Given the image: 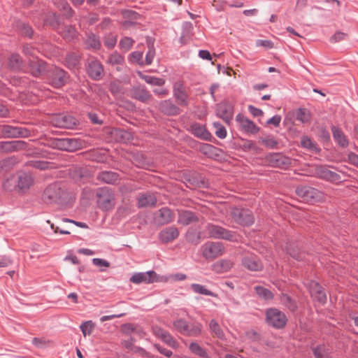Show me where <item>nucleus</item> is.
<instances>
[{"label": "nucleus", "mask_w": 358, "mask_h": 358, "mask_svg": "<svg viewBox=\"0 0 358 358\" xmlns=\"http://www.w3.org/2000/svg\"><path fill=\"white\" fill-rule=\"evenodd\" d=\"M217 114L226 122H229L233 116V108L227 102L220 103L217 108Z\"/></svg>", "instance_id": "29"}, {"label": "nucleus", "mask_w": 358, "mask_h": 358, "mask_svg": "<svg viewBox=\"0 0 358 358\" xmlns=\"http://www.w3.org/2000/svg\"><path fill=\"white\" fill-rule=\"evenodd\" d=\"M213 124L215 129V135L221 139L225 138L227 136V130L225 127L218 122H215Z\"/></svg>", "instance_id": "49"}, {"label": "nucleus", "mask_w": 358, "mask_h": 358, "mask_svg": "<svg viewBox=\"0 0 358 358\" xmlns=\"http://www.w3.org/2000/svg\"><path fill=\"white\" fill-rule=\"evenodd\" d=\"M87 72L91 78L99 80L103 73V66L98 59L92 57L88 59Z\"/></svg>", "instance_id": "13"}, {"label": "nucleus", "mask_w": 358, "mask_h": 358, "mask_svg": "<svg viewBox=\"0 0 358 358\" xmlns=\"http://www.w3.org/2000/svg\"><path fill=\"white\" fill-rule=\"evenodd\" d=\"M301 145L303 148L310 150H315L316 145L308 136H303L301 140Z\"/></svg>", "instance_id": "54"}, {"label": "nucleus", "mask_w": 358, "mask_h": 358, "mask_svg": "<svg viewBox=\"0 0 358 358\" xmlns=\"http://www.w3.org/2000/svg\"><path fill=\"white\" fill-rule=\"evenodd\" d=\"M310 292L313 298L322 304L326 302V294L322 286L317 282L313 281L310 283Z\"/></svg>", "instance_id": "27"}, {"label": "nucleus", "mask_w": 358, "mask_h": 358, "mask_svg": "<svg viewBox=\"0 0 358 358\" xmlns=\"http://www.w3.org/2000/svg\"><path fill=\"white\" fill-rule=\"evenodd\" d=\"M107 62L112 65L120 64L124 62V58L119 53L113 52L108 57Z\"/></svg>", "instance_id": "53"}, {"label": "nucleus", "mask_w": 358, "mask_h": 358, "mask_svg": "<svg viewBox=\"0 0 358 358\" xmlns=\"http://www.w3.org/2000/svg\"><path fill=\"white\" fill-rule=\"evenodd\" d=\"M179 236V231L176 227L171 226L164 228L159 234V240L168 243L176 239Z\"/></svg>", "instance_id": "23"}, {"label": "nucleus", "mask_w": 358, "mask_h": 358, "mask_svg": "<svg viewBox=\"0 0 358 358\" xmlns=\"http://www.w3.org/2000/svg\"><path fill=\"white\" fill-rule=\"evenodd\" d=\"M69 194L60 183H52L48 185L43 194L42 199L48 204L57 203L59 206L66 204Z\"/></svg>", "instance_id": "1"}, {"label": "nucleus", "mask_w": 358, "mask_h": 358, "mask_svg": "<svg viewBox=\"0 0 358 358\" xmlns=\"http://www.w3.org/2000/svg\"><path fill=\"white\" fill-rule=\"evenodd\" d=\"M347 34L341 32V31H337L330 38L331 42L332 43H337L341 41H343L346 38Z\"/></svg>", "instance_id": "59"}, {"label": "nucleus", "mask_w": 358, "mask_h": 358, "mask_svg": "<svg viewBox=\"0 0 358 358\" xmlns=\"http://www.w3.org/2000/svg\"><path fill=\"white\" fill-rule=\"evenodd\" d=\"M117 41V35L112 33L107 34L103 36L104 45L108 49H113L115 46Z\"/></svg>", "instance_id": "46"}, {"label": "nucleus", "mask_w": 358, "mask_h": 358, "mask_svg": "<svg viewBox=\"0 0 358 358\" xmlns=\"http://www.w3.org/2000/svg\"><path fill=\"white\" fill-rule=\"evenodd\" d=\"M143 78L147 83L155 86H162L165 83L164 80L162 78L150 76H145Z\"/></svg>", "instance_id": "51"}, {"label": "nucleus", "mask_w": 358, "mask_h": 358, "mask_svg": "<svg viewBox=\"0 0 358 358\" xmlns=\"http://www.w3.org/2000/svg\"><path fill=\"white\" fill-rule=\"evenodd\" d=\"M155 56V50L153 44L148 43V50L146 53L145 58L144 61V65H150L153 61V59Z\"/></svg>", "instance_id": "48"}, {"label": "nucleus", "mask_w": 358, "mask_h": 358, "mask_svg": "<svg viewBox=\"0 0 358 358\" xmlns=\"http://www.w3.org/2000/svg\"><path fill=\"white\" fill-rule=\"evenodd\" d=\"M348 161L349 163L358 167V155H356L353 152L349 153L348 155Z\"/></svg>", "instance_id": "64"}, {"label": "nucleus", "mask_w": 358, "mask_h": 358, "mask_svg": "<svg viewBox=\"0 0 358 358\" xmlns=\"http://www.w3.org/2000/svg\"><path fill=\"white\" fill-rule=\"evenodd\" d=\"M54 3L59 10L64 11V15L66 18L72 17L73 10L65 0H57Z\"/></svg>", "instance_id": "41"}, {"label": "nucleus", "mask_w": 358, "mask_h": 358, "mask_svg": "<svg viewBox=\"0 0 358 358\" xmlns=\"http://www.w3.org/2000/svg\"><path fill=\"white\" fill-rule=\"evenodd\" d=\"M15 182L18 189L23 191L30 187L33 183V178L29 173L22 172L18 173Z\"/></svg>", "instance_id": "32"}, {"label": "nucleus", "mask_w": 358, "mask_h": 358, "mask_svg": "<svg viewBox=\"0 0 358 358\" xmlns=\"http://www.w3.org/2000/svg\"><path fill=\"white\" fill-rule=\"evenodd\" d=\"M29 71L34 77H39L48 73L47 64L38 58H34L29 62Z\"/></svg>", "instance_id": "17"}, {"label": "nucleus", "mask_w": 358, "mask_h": 358, "mask_svg": "<svg viewBox=\"0 0 358 358\" xmlns=\"http://www.w3.org/2000/svg\"><path fill=\"white\" fill-rule=\"evenodd\" d=\"M84 43L87 49L99 50L101 47L100 38L98 35L92 33H86Z\"/></svg>", "instance_id": "28"}, {"label": "nucleus", "mask_w": 358, "mask_h": 358, "mask_svg": "<svg viewBox=\"0 0 358 358\" xmlns=\"http://www.w3.org/2000/svg\"><path fill=\"white\" fill-rule=\"evenodd\" d=\"M241 262L245 268L252 271H260L263 267L259 259L252 254L245 255L242 258Z\"/></svg>", "instance_id": "18"}, {"label": "nucleus", "mask_w": 358, "mask_h": 358, "mask_svg": "<svg viewBox=\"0 0 358 358\" xmlns=\"http://www.w3.org/2000/svg\"><path fill=\"white\" fill-rule=\"evenodd\" d=\"M209 328L211 332L213 333L216 337L220 339L224 338V334L215 320H211L210 321Z\"/></svg>", "instance_id": "45"}, {"label": "nucleus", "mask_w": 358, "mask_h": 358, "mask_svg": "<svg viewBox=\"0 0 358 358\" xmlns=\"http://www.w3.org/2000/svg\"><path fill=\"white\" fill-rule=\"evenodd\" d=\"M159 110L164 115L169 116L178 115L181 112L180 108L171 99L160 101L159 103Z\"/></svg>", "instance_id": "20"}, {"label": "nucleus", "mask_w": 358, "mask_h": 358, "mask_svg": "<svg viewBox=\"0 0 358 358\" xmlns=\"http://www.w3.org/2000/svg\"><path fill=\"white\" fill-rule=\"evenodd\" d=\"M174 213L169 208L164 207L158 210L154 215V222L156 224L162 226L173 221Z\"/></svg>", "instance_id": "15"}, {"label": "nucleus", "mask_w": 358, "mask_h": 358, "mask_svg": "<svg viewBox=\"0 0 358 358\" xmlns=\"http://www.w3.org/2000/svg\"><path fill=\"white\" fill-rule=\"evenodd\" d=\"M92 263L94 265L99 266V267H102V266L109 267L110 266V263L103 259L94 258L92 259Z\"/></svg>", "instance_id": "63"}, {"label": "nucleus", "mask_w": 358, "mask_h": 358, "mask_svg": "<svg viewBox=\"0 0 358 358\" xmlns=\"http://www.w3.org/2000/svg\"><path fill=\"white\" fill-rule=\"evenodd\" d=\"M291 163V159L281 153L270 154V166L286 169Z\"/></svg>", "instance_id": "21"}, {"label": "nucleus", "mask_w": 358, "mask_h": 358, "mask_svg": "<svg viewBox=\"0 0 358 358\" xmlns=\"http://www.w3.org/2000/svg\"><path fill=\"white\" fill-rule=\"evenodd\" d=\"M8 65L12 71H20L24 67V62L19 54L13 53L8 59Z\"/></svg>", "instance_id": "35"}, {"label": "nucleus", "mask_w": 358, "mask_h": 358, "mask_svg": "<svg viewBox=\"0 0 358 358\" xmlns=\"http://www.w3.org/2000/svg\"><path fill=\"white\" fill-rule=\"evenodd\" d=\"M287 322L286 315L277 309H270V325L276 329H280L285 326Z\"/></svg>", "instance_id": "19"}, {"label": "nucleus", "mask_w": 358, "mask_h": 358, "mask_svg": "<svg viewBox=\"0 0 358 358\" xmlns=\"http://www.w3.org/2000/svg\"><path fill=\"white\" fill-rule=\"evenodd\" d=\"M49 23L66 41H73L78 36V31L72 25H62L59 17L55 13L51 14L47 19Z\"/></svg>", "instance_id": "2"}, {"label": "nucleus", "mask_w": 358, "mask_h": 358, "mask_svg": "<svg viewBox=\"0 0 358 358\" xmlns=\"http://www.w3.org/2000/svg\"><path fill=\"white\" fill-rule=\"evenodd\" d=\"M189 349L192 353L201 358H208V355L206 350L196 342H192L189 345Z\"/></svg>", "instance_id": "40"}, {"label": "nucleus", "mask_w": 358, "mask_h": 358, "mask_svg": "<svg viewBox=\"0 0 358 358\" xmlns=\"http://www.w3.org/2000/svg\"><path fill=\"white\" fill-rule=\"evenodd\" d=\"M187 239L189 242L197 245L200 242V235L194 232H188Z\"/></svg>", "instance_id": "57"}, {"label": "nucleus", "mask_w": 358, "mask_h": 358, "mask_svg": "<svg viewBox=\"0 0 358 358\" xmlns=\"http://www.w3.org/2000/svg\"><path fill=\"white\" fill-rule=\"evenodd\" d=\"M248 111L250 113V114L254 117H259L263 115V112L262 110H260L252 105L248 106Z\"/></svg>", "instance_id": "61"}, {"label": "nucleus", "mask_w": 358, "mask_h": 358, "mask_svg": "<svg viewBox=\"0 0 358 358\" xmlns=\"http://www.w3.org/2000/svg\"><path fill=\"white\" fill-rule=\"evenodd\" d=\"M233 266L231 261L226 259L217 261L211 266V269L216 273H224L229 271Z\"/></svg>", "instance_id": "34"}, {"label": "nucleus", "mask_w": 358, "mask_h": 358, "mask_svg": "<svg viewBox=\"0 0 358 358\" xmlns=\"http://www.w3.org/2000/svg\"><path fill=\"white\" fill-rule=\"evenodd\" d=\"M48 83L56 88L64 86L69 79L67 73L57 66H52L48 69L47 73Z\"/></svg>", "instance_id": "9"}, {"label": "nucleus", "mask_w": 358, "mask_h": 358, "mask_svg": "<svg viewBox=\"0 0 358 358\" xmlns=\"http://www.w3.org/2000/svg\"><path fill=\"white\" fill-rule=\"evenodd\" d=\"M230 215L235 222L243 227L251 226L255 222L252 212L248 209L234 207Z\"/></svg>", "instance_id": "10"}, {"label": "nucleus", "mask_w": 358, "mask_h": 358, "mask_svg": "<svg viewBox=\"0 0 358 358\" xmlns=\"http://www.w3.org/2000/svg\"><path fill=\"white\" fill-rule=\"evenodd\" d=\"M173 96L178 105L181 106H187L189 105V96L182 82L177 81L174 83Z\"/></svg>", "instance_id": "14"}, {"label": "nucleus", "mask_w": 358, "mask_h": 358, "mask_svg": "<svg viewBox=\"0 0 358 358\" xmlns=\"http://www.w3.org/2000/svg\"><path fill=\"white\" fill-rule=\"evenodd\" d=\"M143 52L142 51H134L130 55V59L132 62L143 66L144 61L143 59Z\"/></svg>", "instance_id": "52"}, {"label": "nucleus", "mask_w": 358, "mask_h": 358, "mask_svg": "<svg viewBox=\"0 0 358 358\" xmlns=\"http://www.w3.org/2000/svg\"><path fill=\"white\" fill-rule=\"evenodd\" d=\"M155 334L169 346L172 348H176L178 346V343L166 331L162 329H157L155 331Z\"/></svg>", "instance_id": "38"}, {"label": "nucleus", "mask_w": 358, "mask_h": 358, "mask_svg": "<svg viewBox=\"0 0 358 358\" xmlns=\"http://www.w3.org/2000/svg\"><path fill=\"white\" fill-rule=\"evenodd\" d=\"M134 43L135 41L133 40L131 38L124 36L120 41L119 45L121 49L125 51H128L131 48Z\"/></svg>", "instance_id": "47"}, {"label": "nucleus", "mask_w": 358, "mask_h": 358, "mask_svg": "<svg viewBox=\"0 0 358 358\" xmlns=\"http://www.w3.org/2000/svg\"><path fill=\"white\" fill-rule=\"evenodd\" d=\"M53 126L59 128L73 129L78 124V120L69 114H59L52 118Z\"/></svg>", "instance_id": "11"}, {"label": "nucleus", "mask_w": 358, "mask_h": 358, "mask_svg": "<svg viewBox=\"0 0 358 358\" xmlns=\"http://www.w3.org/2000/svg\"><path fill=\"white\" fill-rule=\"evenodd\" d=\"M199 221L197 215L190 210H184L179 213L178 222L187 226Z\"/></svg>", "instance_id": "31"}, {"label": "nucleus", "mask_w": 358, "mask_h": 358, "mask_svg": "<svg viewBox=\"0 0 358 358\" xmlns=\"http://www.w3.org/2000/svg\"><path fill=\"white\" fill-rule=\"evenodd\" d=\"M96 178L104 183L114 185L120 180V176L116 172L104 171L99 173Z\"/></svg>", "instance_id": "33"}, {"label": "nucleus", "mask_w": 358, "mask_h": 358, "mask_svg": "<svg viewBox=\"0 0 358 358\" xmlns=\"http://www.w3.org/2000/svg\"><path fill=\"white\" fill-rule=\"evenodd\" d=\"M282 301L292 310H294L296 308L295 303L286 294L282 295Z\"/></svg>", "instance_id": "58"}, {"label": "nucleus", "mask_w": 358, "mask_h": 358, "mask_svg": "<svg viewBox=\"0 0 358 358\" xmlns=\"http://www.w3.org/2000/svg\"><path fill=\"white\" fill-rule=\"evenodd\" d=\"M287 252L293 258L300 260L302 259V252H301L298 244L295 243H290L287 246Z\"/></svg>", "instance_id": "42"}, {"label": "nucleus", "mask_w": 358, "mask_h": 358, "mask_svg": "<svg viewBox=\"0 0 358 358\" xmlns=\"http://www.w3.org/2000/svg\"><path fill=\"white\" fill-rule=\"evenodd\" d=\"M80 57L75 52L68 53L65 58V64L70 69H77L80 64Z\"/></svg>", "instance_id": "39"}, {"label": "nucleus", "mask_w": 358, "mask_h": 358, "mask_svg": "<svg viewBox=\"0 0 358 358\" xmlns=\"http://www.w3.org/2000/svg\"><path fill=\"white\" fill-rule=\"evenodd\" d=\"M332 132L334 138L337 141V143L339 145H341L343 147H345L348 145V141L341 130L336 127H333Z\"/></svg>", "instance_id": "44"}, {"label": "nucleus", "mask_w": 358, "mask_h": 358, "mask_svg": "<svg viewBox=\"0 0 358 358\" xmlns=\"http://www.w3.org/2000/svg\"><path fill=\"white\" fill-rule=\"evenodd\" d=\"M190 132L199 138L205 141H209L211 138V134L202 124L194 122L189 126Z\"/></svg>", "instance_id": "26"}, {"label": "nucleus", "mask_w": 358, "mask_h": 358, "mask_svg": "<svg viewBox=\"0 0 358 358\" xmlns=\"http://www.w3.org/2000/svg\"><path fill=\"white\" fill-rule=\"evenodd\" d=\"M206 231L209 237L215 239H223L227 241H237V234L235 231L228 230L221 226L209 223L206 225Z\"/></svg>", "instance_id": "4"}, {"label": "nucleus", "mask_w": 358, "mask_h": 358, "mask_svg": "<svg viewBox=\"0 0 358 358\" xmlns=\"http://www.w3.org/2000/svg\"><path fill=\"white\" fill-rule=\"evenodd\" d=\"M137 201L139 208L154 207L157 201L155 194L151 192L139 194L137 196Z\"/></svg>", "instance_id": "24"}, {"label": "nucleus", "mask_w": 358, "mask_h": 358, "mask_svg": "<svg viewBox=\"0 0 358 358\" xmlns=\"http://www.w3.org/2000/svg\"><path fill=\"white\" fill-rule=\"evenodd\" d=\"M1 134L7 138H26L31 135L29 129L22 127L3 125L0 127Z\"/></svg>", "instance_id": "12"}, {"label": "nucleus", "mask_w": 358, "mask_h": 358, "mask_svg": "<svg viewBox=\"0 0 358 358\" xmlns=\"http://www.w3.org/2000/svg\"><path fill=\"white\" fill-rule=\"evenodd\" d=\"M313 352L316 358H330L328 350L323 345L315 348Z\"/></svg>", "instance_id": "50"}, {"label": "nucleus", "mask_w": 358, "mask_h": 358, "mask_svg": "<svg viewBox=\"0 0 358 358\" xmlns=\"http://www.w3.org/2000/svg\"><path fill=\"white\" fill-rule=\"evenodd\" d=\"M313 168L314 171L311 173L312 175L331 182L340 180V176L338 173L330 171L324 166H315Z\"/></svg>", "instance_id": "16"}, {"label": "nucleus", "mask_w": 358, "mask_h": 358, "mask_svg": "<svg viewBox=\"0 0 358 358\" xmlns=\"http://www.w3.org/2000/svg\"><path fill=\"white\" fill-rule=\"evenodd\" d=\"M131 97L141 102H147L151 98V94L144 86L138 85L132 87L129 91Z\"/></svg>", "instance_id": "22"}, {"label": "nucleus", "mask_w": 358, "mask_h": 358, "mask_svg": "<svg viewBox=\"0 0 358 358\" xmlns=\"http://www.w3.org/2000/svg\"><path fill=\"white\" fill-rule=\"evenodd\" d=\"M173 327L180 334L187 336H198L201 333V324L188 323L183 319L176 320Z\"/></svg>", "instance_id": "8"}, {"label": "nucleus", "mask_w": 358, "mask_h": 358, "mask_svg": "<svg viewBox=\"0 0 358 358\" xmlns=\"http://www.w3.org/2000/svg\"><path fill=\"white\" fill-rule=\"evenodd\" d=\"M201 250L206 260H213L224 254L225 248L221 242L208 241L201 245Z\"/></svg>", "instance_id": "7"}, {"label": "nucleus", "mask_w": 358, "mask_h": 358, "mask_svg": "<svg viewBox=\"0 0 358 358\" xmlns=\"http://www.w3.org/2000/svg\"><path fill=\"white\" fill-rule=\"evenodd\" d=\"M129 280L134 284L142 282L150 284L157 282H166L169 280V278L166 275H159L154 271H148L134 273Z\"/></svg>", "instance_id": "6"}, {"label": "nucleus", "mask_w": 358, "mask_h": 358, "mask_svg": "<svg viewBox=\"0 0 358 358\" xmlns=\"http://www.w3.org/2000/svg\"><path fill=\"white\" fill-rule=\"evenodd\" d=\"M190 287L194 293L210 296H216V294L215 293L208 289L204 285L197 283H193L191 285Z\"/></svg>", "instance_id": "43"}, {"label": "nucleus", "mask_w": 358, "mask_h": 358, "mask_svg": "<svg viewBox=\"0 0 358 358\" xmlns=\"http://www.w3.org/2000/svg\"><path fill=\"white\" fill-rule=\"evenodd\" d=\"M13 264V260L9 256L0 257V268H4Z\"/></svg>", "instance_id": "60"}, {"label": "nucleus", "mask_w": 358, "mask_h": 358, "mask_svg": "<svg viewBox=\"0 0 358 358\" xmlns=\"http://www.w3.org/2000/svg\"><path fill=\"white\" fill-rule=\"evenodd\" d=\"M21 32L22 35L29 38H31L34 34L32 28L30 26L25 24H22Z\"/></svg>", "instance_id": "62"}, {"label": "nucleus", "mask_w": 358, "mask_h": 358, "mask_svg": "<svg viewBox=\"0 0 358 358\" xmlns=\"http://www.w3.org/2000/svg\"><path fill=\"white\" fill-rule=\"evenodd\" d=\"M296 195L308 203L322 202L325 199L323 192L308 186H299L296 189Z\"/></svg>", "instance_id": "5"}, {"label": "nucleus", "mask_w": 358, "mask_h": 358, "mask_svg": "<svg viewBox=\"0 0 358 358\" xmlns=\"http://www.w3.org/2000/svg\"><path fill=\"white\" fill-rule=\"evenodd\" d=\"M115 136L117 140L122 143H129L134 139L132 132L122 129H116L115 131Z\"/></svg>", "instance_id": "37"}, {"label": "nucleus", "mask_w": 358, "mask_h": 358, "mask_svg": "<svg viewBox=\"0 0 358 358\" xmlns=\"http://www.w3.org/2000/svg\"><path fill=\"white\" fill-rule=\"evenodd\" d=\"M236 120L239 123L242 129L245 131L252 134H255L258 131V128L255 124L247 117H245L243 115L238 114L236 116Z\"/></svg>", "instance_id": "30"}, {"label": "nucleus", "mask_w": 358, "mask_h": 358, "mask_svg": "<svg viewBox=\"0 0 358 358\" xmlns=\"http://www.w3.org/2000/svg\"><path fill=\"white\" fill-rule=\"evenodd\" d=\"M199 149L203 154L210 155L214 152L216 148L210 144L203 143Z\"/></svg>", "instance_id": "56"}, {"label": "nucleus", "mask_w": 358, "mask_h": 358, "mask_svg": "<svg viewBox=\"0 0 358 358\" xmlns=\"http://www.w3.org/2000/svg\"><path fill=\"white\" fill-rule=\"evenodd\" d=\"M310 118V113L306 109H300L296 113V119L301 122H307Z\"/></svg>", "instance_id": "55"}, {"label": "nucleus", "mask_w": 358, "mask_h": 358, "mask_svg": "<svg viewBox=\"0 0 358 358\" xmlns=\"http://www.w3.org/2000/svg\"><path fill=\"white\" fill-rule=\"evenodd\" d=\"M96 196L97 204L101 210L107 211L113 208L115 199L111 188L103 187L97 189Z\"/></svg>", "instance_id": "3"}, {"label": "nucleus", "mask_w": 358, "mask_h": 358, "mask_svg": "<svg viewBox=\"0 0 358 358\" xmlns=\"http://www.w3.org/2000/svg\"><path fill=\"white\" fill-rule=\"evenodd\" d=\"M24 142L22 141H3L0 143V150L4 152H13L22 148Z\"/></svg>", "instance_id": "36"}, {"label": "nucleus", "mask_w": 358, "mask_h": 358, "mask_svg": "<svg viewBox=\"0 0 358 358\" xmlns=\"http://www.w3.org/2000/svg\"><path fill=\"white\" fill-rule=\"evenodd\" d=\"M55 145L59 150L73 151L80 145L76 138H60L56 141Z\"/></svg>", "instance_id": "25"}]
</instances>
